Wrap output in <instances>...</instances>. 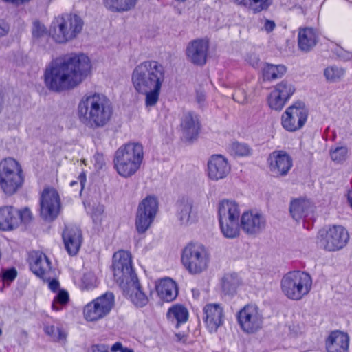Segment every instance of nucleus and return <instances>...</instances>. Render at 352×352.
<instances>
[{
	"label": "nucleus",
	"instance_id": "393cba45",
	"mask_svg": "<svg viewBox=\"0 0 352 352\" xmlns=\"http://www.w3.org/2000/svg\"><path fill=\"white\" fill-rule=\"evenodd\" d=\"M30 269L32 272L43 280L49 278L51 272V262L47 256L40 252H36L31 256L30 263Z\"/></svg>",
	"mask_w": 352,
	"mask_h": 352
},
{
	"label": "nucleus",
	"instance_id": "864d4df0",
	"mask_svg": "<svg viewBox=\"0 0 352 352\" xmlns=\"http://www.w3.org/2000/svg\"><path fill=\"white\" fill-rule=\"evenodd\" d=\"M3 2L12 3L16 6L23 5L30 2L31 0H1Z\"/></svg>",
	"mask_w": 352,
	"mask_h": 352
},
{
	"label": "nucleus",
	"instance_id": "3c124183",
	"mask_svg": "<svg viewBox=\"0 0 352 352\" xmlns=\"http://www.w3.org/2000/svg\"><path fill=\"white\" fill-rule=\"evenodd\" d=\"M49 289L53 292H56L60 287V283L56 279H52L48 284Z\"/></svg>",
	"mask_w": 352,
	"mask_h": 352
},
{
	"label": "nucleus",
	"instance_id": "2f4dec72",
	"mask_svg": "<svg viewBox=\"0 0 352 352\" xmlns=\"http://www.w3.org/2000/svg\"><path fill=\"white\" fill-rule=\"evenodd\" d=\"M167 319L171 322H176V327L186 323L189 318L188 309L182 304H174L170 307L166 313Z\"/></svg>",
	"mask_w": 352,
	"mask_h": 352
},
{
	"label": "nucleus",
	"instance_id": "a878e982",
	"mask_svg": "<svg viewBox=\"0 0 352 352\" xmlns=\"http://www.w3.org/2000/svg\"><path fill=\"white\" fill-rule=\"evenodd\" d=\"M19 226L18 209L12 206L0 207V230L10 231Z\"/></svg>",
	"mask_w": 352,
	"mask_h": 352
},
{
	"label": "nucleus",
	"instance_id": "f8f14e48",
	"mask_svg": "<svg viewBox=\"0 0 352 352\" xmlns=\"http://www.w3.org/2000/svg\"><path fill=\"white\" fill-rule=\"evenodd\" d=\"M237 322L243 331L254 333L260 330L263 324V317L257 306L248 304L236 314Z\"/></svg>",
	"mask_w": 352,
	"mask_h": 352
},
{
	"label": "nucleus",
	"instance_id": "7c9ffc66",
	"mask_svg": "<svg viewBox=\"0 0 352 352\" xmlns=\"http://www.w3.org/2000/svg\"><path fill=\"white\" fill-rule=\"evenodd\" d=\"M133 285L130 289L129 298L137 307H145L149 302L148 297L144 292L138 278L132 277Z\"/></svg>",
	"mask_w": 352,
	"mask_h": 352
},
{
	"label": "nucleus",
	"instance_id": "c85d7f7f",
	"mask_svg": "<svg viewBox=\"0 0 352 352\" xmlns=\"http://www.w3.org/2000/svg\"><path fill=\"white\" fill-rule=\"evenodd\" d=\"M313 209L311 202L307 199H296L292 201L289 212L294 219L300 221L308 216Z\"/></svg>",
	"mask_w": 352,
	"mask_h": 352
},
{
	"label": "nucleus",
	"instance_id": "39448f33",
	"mask_svg": "<svg viewBox=\"0 0 352 352\" xmlns=\"http://www.w3.org/2000/svg\"><path fill=\"white\" fill-rule=\"evenodd\" d=\"M25 182V175L20 163L12 157L0 162V188L7 196L19 191Z\"/></svg>",
	"mask_w": 352,
	"mask_h": 352
},
{
	"label": "nucleus",
	"instance_id": "ea45409f",
	"mask_svg": "<svg viewBox=\"0 0 352 352\" xmlns=\"http://www.w3.org/2000/svg\"><path fill=\"white\" fill-rule=\"evenodd\" d=\"M45 333L48 335L54 341L58 342L60 340L65 339L66 335L60 328L56 327L54 325H46L44 327Z\"/></svg>",
	"mask_w": 352,
	"mask_h": 352
},
{
	"label": "nucleus",
	"instance_id": "20e7f679",
	"mask_svg": "<svg viewBox=\"0 0 352 352\" xmlns=\"http://www.w3.org/2000/svg\"><path fill=\"white\" fill-rule=\"evenodd\" d=\"M144 160L143 146L139 143H127L120 146L115 153L113 163L117 173L127 178L135 175L140 168Z\"/></svg>",
	"mask_w": 352,
	"mask_h": 352
},
{
	"label": "nucleus",
	"instance_id": "4d7b16f0",
	"mask_svg": "<svg viewBox=\"0 0 352 352\" xmlns=\"http://www.w3.org/2000/svg\"><path fill=\"white\" fill-rule=\"evenodd\" d=\"M236 95V91L233 94V98L235 100V96Z\"/></svg>",
	"mask_w": 352,
	"mask_h": 352
},
{
	"label": "nucleus",
	"instance_id": "dca6fc26",
	"mask_svg": "<svg viewBox=\"0 0 352 352\" xmlns=\"http://www.w3.org/2000/svg\"><path fill=\"white\" fill-rule=\"evenodd\" d=\"M295 89L291 84L284 81L277 84L267 98L269 107L274 110L280 111L287 101L293 95Z\"/></svg>",
	"mask_w": 352,
	"mask_h": 352
},
{
	"label": "nucleus",
	"instance_id": "09e8293b",
	"mask_svg": "<svg viewBox=\"0 0 352 352\" xmlns=\"http://www.w3.org/2000/svg\"><path fill=\"white\" fill-rule=\"evenodd\" d=\"M111 352H134V351L132 349H129L127 347H124L122 346V344L120 342H116L115 344H113L111 347Z\"/></svg>",
	"mask_w": 352,
	"mask_h": 352
},
{
	"label": "nucleus",
	"instance_id": "ddd939ff",
	"mask_svg": "<svg viewBox=\"0 0 352 352\" xmlns=\"http://www.w3.org/2000/svg\"><path fill=\"white\" fill-rule=\"evenodd\" d=\"M158 210V201L154 196H147L140 203L135 226L140 234L145 232L153 221Z\"/></svg>",
	"mask_w": 352,
	"mask_h": 352
},
{
	"label": "nucleus",
	"instance_id": "4be33fe9",
	"mask_svg": "<svg viewBox=\"0 0 352 352\" xmlns=\"http://www.w3.org/2000/svg\"><path fill=\"white\" fill-rule=\"evenodd\" d=\"M230 166L221 155H212L208 162V176L214 181L222 179L229 174Z\"/></svg>",
	"mask_w": 352,
	"mask_h": 352
},
{
	"label": "nucleus",
	"instance_id": "c03bdc74",
	"mask_svg": "<svg viewBox=\"0 0 352 352\" xmlns=\"http://www.w3.org/2000/svg\"><path fill=\"white\" fill-rule=\"evenodd\" d=\"M47 31L43 24L38 21H35L33 23L32 36L34 38H40L46 35Z\"/></svg>",
	"mask_w": 352,
	"mask_h": 352
},
{
	"label": "nucleus",
	"instance_id": "473e14b6",
	"mask_svg": "<svg viewBox=\"0 0 352 352\" xmlns=\"http://www.w3.org/2000/svg\"><path fill=\"white\" fill-rule=\"evenodd\" d=\"M238 6L248 8L253 14L267 11L272 4L273 0H233Z\"/></svg>",
	"mask_w": 352,
	"mask_h": 352
},
{
	"label": "nucleus",
	"instance_id": "4468645a",
	"mask_svg": "<svg viewBox=\"0 0 352 352\" xmlns=\"http://www.w3.org/2000/svg\"><path fill=\"white\" fill-rule=\"evenodd\" d=\"M320 243L324 250L335 252L343 248L349 239L348 231L342 226H331L320 234Z\"/></svg>",
	"mask_w": 352,
	"mask_h": 352
},
{
	"label": "nucleus",
	"instance_id": "6ab92c4d",
	"mask_svg": "<svg viewBox=\"0 0 352 352\" xmlns=\"http://www.w3.org/2000/svg\"><path fill=\"white\" fill-rule=\"evenodd\" d=\"M209 41L198 38L192 41L186 48V55L190 61L197 65H204L206 63Z\"/></svg>",
	"mask_w": 352,
	"mask_h": 352
},
{
	"label": "nucleus",
	"instance_id": "b1692460",
	"mask_svg": "<svg viewBox=\"0 0 352 352\" xmlns=\"http://www.w3.org/2000/svg\"><path fill=\"white\" fill-rule=\"evenodd\" d=\"M349 336L339 330L331 331L325 340L327 352H348Z\"/></svg>",
	"mask_w": 352,
	"mask_h": 352
},
{
	"label": "nucleus",
	"instance_id": "a18cd8bd",
	"mask_svg": "<svg viewBox=\"0 0 352 352\" xmlns=\"http://www.w3.org/2000/svg\"><path fill=\"white\" fill-rule=\"evenodd\" d=\"M19 225L21 223H28L33 219V214L30 210L28 208H24L21 210H18Z\"/></svg>",
	"mask_w": 352,
	"mask_h": 352
},
{
	"label": "nucleus",
	"instance_id": "423d86ee",
	"mask_svg": "<svg viewBox=\"0 0 352 352\" xmlns=\"http://www.w3.org/2000/svg\"><path fill=\"white\" fill-rule=\"evenodd\" d=\"M181 262L189 274H200L208 270L210 262V254L202 243L191 241L183 248Z\"/></svg>",
	"mask_w": 352,
	"mask_h": 352
},
{
	"label": "nucleus",
	"instance_id": "79ce46f5",
	"mask_svg": "<svg viewBox=\"0 0 352 352\" xmlns=\"http://www.w3.org/2000/svg\"><path fill=\"white\" fill-rule=\"evenodd\" d=\"M324 73L327 79L336 81L344 75V71L336 67H328L325 69Z\"/></svg>",
	"mask_w": 352,
	"mask_h": 352
},
{
	"label": "nucleus",
	"instance_id": "9d476101",
	"mask_svg": "<svg viewBox=\"0 0 352 352\" xmlns=\"http://www.w3.org/2000/svg\"><path fill=\"white\" fill-rule=\"evenodd\" d=\"M39 212L45 221L55 220L61 209V200L58 190L52 186H45L40 194Z\"/></svg>",
	"mask_w": 352,
	"mask_h": 352
},
{
	"label": "nucleus",
	"instance_id": "c9c22d12",
	"mask_svg": "<svg viewBox=\"0 0 352 352\" xmlns=\"http://www.w3.org/2000/svg\"><path fill=\"white\" fill-rule=\"evenodd\" d=\"M104 6L113 12H126L135 7L137 0H103Z\"/></svg>",
	"mask_w": 352,
	"mask_h": 352
},
{
	"label": "nucleus",
	"instance_id": "412c9836",
	"mask_svg": "<svg viewBox=\"0 0 352 352\" xmlns=\"http://www.w3.org/2000/svg\"><path fill=\"white\" fill-rule=\"evenodd\" d=\"M265 227L264 217L252 210L243 212L241 217V228L248 234L260 233Z\"/></svg>",
	"mask_w": 352,
	"mask_h": 352
},
{
	"label": "nucleus",
	"instance_id": "a19ab883",
	"mask_svg": "<svg viewBox=\"0 0 352 352\" xmlns=\"http://www.w3.org/2000/svg\"><path fill=\"white\" fill-rule=\"evenodd\" d=\"M231 149L235 155L240 157L248 156L252 153V149L248 144L237 142L232 144Z\"/></svg>",
	"mask_w": 352,
	"mask_h": 352
},
{
	"label": "nucleus",
	"instance_id": "9b49d317",
	"mask_svg": "<svg viewBox=\"0 0 352 352\" xmlns=\"http://www.w3.org/2000/svg\"><path fill=\"white\" fill-rule=\"evenodd\" d=\"M308 115L309 111L305 104L296 102L287 107L282 114V126L287 131L295 132L303 127L307 121Z\"/></svg>",
	"mask_w": 352,
	"mask_h": 352
},
{
	"label": "nucleus",
	"instance_id": "f03ea898",
	"mask_svg": "<svg viewBox=\"0 0 352 352\" xmlns=\"http://www.w3.org/2000/svg\"><path fill=\"white\" fill-rule=\"evenodd\" d=\"M131 79L135 89L146 95V105L156 104L164 80L163 66L156 60L144 61L134 69Z\"/></svg>",
	"mask_w": 352,
	"mask_h": 352
},
{
	"label": "nucleus",
	"instance_id": "f3484780",
	"mask_svg": "<svg viewBox=\"0 0 352 352\" xmlns=\"http://www.w3.org/2000/svg\"><path fill=\"white\" fill-rule=\"evenodd\" d=\"M270 171L276 177L286 175L293 166L292 157L284 151H275L268 158Z\"/></svg>",
	"mask_w": 352,
	"mask_h": 352
},
{
	"label": "nucleus",
	"instance_id": "bb28decb",
	"mask_svg": "<svg viewBox=\"0 0 352 352\" xmlns=\"http://www.w3.org/2000/svg\"><path fill=\"white\" fill-rule=\"evenodd\" d=\"M318 42V34L317 30L311 27L298 28V45L303 52H309Z\"/></svg>",
	"mask_w": 352,
	"mask_h": 352
},
{
	"label": "nucleus",
	"instance_id": "603ef678",
	"mask_svg": "<svg viewBox=\"0 0 352 352\" xmlns=\"http://www.w3.org/2000/svg\"><path fill=\"white\" fill-rule=\"evenodd\" d=\"M276 27L274 21L267 19L264 24V28L267 32H271Z\"/></svg>",
	"mask_w": 352,
	"mask_h": 352
},
{
	"label": "nucleus",
	"instance_id": "aec40b11",
	"mask_svg": "<svg viewBox=\"0 0 352 352\" xmlns=\"http://www.w3.org/2000/svg\"><path fill=\"white\" fill-rule=\"evenodd\" d=\"M62 238L69 255H76L82 241L81 230L76 226H66L63 231Z\"/></svg>",
	"mask_w": 352,
	"mask_h": 352
},
{
	"label": "nucleus",
	"instance_id": "4c0bfd02",
	"mask_svg": "<svg viewBox=\"0 0 352 352\" xmlns=\"http://www.w3.org/2000/svg\"><path fill=\"white\" fill-rule=\"evenodd\" d=\"M69 302V295L67 290L60 289L56 296L54 298L52 308L54 311H59L61 308L58 307V305L65 306Z\"/></svg>",
	"mask_w": 352,
	"mask_h": 352
},
{
	"label": "nucleus",
	"instance_id": "72a5a7b5",
	"mask_svg": "<svg viewBox=\"0 0 352 352\" xmlns=\"http://www.w3.org/2000/svg\"><path fill=\"white\" fill-rule=\"evenodd\" d=\"M287 68L283 65L265 63L262 69L263 79L265 81H272L283 76Z\"/></svg>",
	"mask_w": 352,
	"mask_h": 352
},
{
	"label": "nucleus",
	"instance_id": "5701e85b",
	"mask_svg": "<svg viewBox=\"0 0 352 352\" xmlns=\"http://www.w3.org/2000/svg\"><path fill=\"white\" fill-rule=\"evenodd\" d=\"M155 290L160 299L166 302H173L179 294L177 283L169 277L163 278L157 281Z\"/></svg>",
	"mask_w": 352,
	"mask_h": 352
},
{
	"label": "nucleus",
	"instance_id": "c756f323",
	"mask_svg": "<svg viewBox=\"0 0 352 352\" xmlns=\"http://www.w3.org/2000/svg\"><path fill=\"white\" fill-rule=\"evenodd\" d=\"M219 219H239L240 210L239 205L232 201L222 200L219 204Z\"/></svg>",
	"mask_w": 352,
	"mask_h": 352
},
{
	"label": "nucleus",
	"instance_id": "2eb2a0df",
	"mask_svg": "<svg viewBox=\"0 0 352 352\" xmlns=\"http://www.w3.org/2000/svg\"><path fill=\"white\" fill-rule=\"evenodd\" d=\"M112 270L114 278L123 282L126 278L133 276L132 256L129 251L120 250L113 255Z\"/></svg>",
	"mask_w": 352,
	"mask_h": 352
},
{
	"label": "nucleus",
	"instance_id": "1a4fd4ad",
	"mask_svg": "<svg viewBox=\"0 0 352 352\" xmlns=\"http://www.w3.org/2000/svg\"><path fill=\"white\" fill-rule=\"evenodd\" d=\"M115 304V296L111 292H107L88 302L83 308L85 319L95 322L107 316Z\"/></svg>",
	"mask_w": 352,
	"mask_h": 352
},
{
	"label": "nucleus",
	"instance_id": "37998d69",
	"mask_svg": "<svg viewBox=\"0 0 352 352\" xmlns=\"http://www.w3.org/2000/svg\"><path fill=\"white\" fill-rule=\"evenodd\" d=\"M96 278L94 275L85 274L82 277V287L86 290L92 289L96 287Z\"/></svg>",
	"mask_w": 352,
	"mask_h": 352
},
{
	"label": "nucleus",
	"instance_id": "5fc2aeb1",
	"mask_svg": "<svg viewBox=\"0 0 352 352\" xmlns=\"http://www.w3.org/2000/svg\"><path fill=\"white\" fill-rule=\"evenodd\" d=\"M8 32V29L0 25V36L5 35Z\"/></svg>",
	"mask_w": 352,
	"mask_h": 352
},
{
	"label": "nucleus",
	"instance_id": "7ed1b4c3",
	"mask_svg": "<svg viewBox=\"0 0 352 352\" xmlns=\"http://www.w3.org/2000/svg\"><path fill=\"white\" fill-rule=\"evenodd\" d=\"M113 111L109 99L98 93L84 96L78 105L80 120L91 128L104 126L110 121Z\"/></svg>",
	"mask_w": 352,
	"mask_h": 352
},
{
	"label": "nucleus",
	"instance_id": "13d9d810",
	"mask_svg": "<svg viewBox=\"0 0 352 352\" xmlns=\"http://www.w3.org/2000/svg\"><path fill=\"white\" fill-rule=\"evenodd\" d=\"M2 334V330L0 328V336Z\"/></svg>",
	"mask_w": 352,
	"mask_h": 352
},
{
	"label": "nucleus",
	"instance_id": "e433bc0d",
	"mask_svg": "<svg viewBox=\"0 0 352 352\" xmlns=\"http://www.w3.org/2000/svg\"><path fill=\"white\" fill-rule=\"evenodd\" d=\"M330 157L332 161L337 164H342L348 157L346 146H338L330 150Z\"/></svg>",
	"mask_w": 352,
	"mask_h": 352
},
{
	"label": "nucleus",
	"instance_id": "6e6d98bb",
	"mask_svg": "<svg viewBox=\"0 0 352 352\" xmlns=\"http://www.w3.org/2000/svg\"><path fill=\"white\" fill-rule=\"evenodd\" d=\"M348 200H349L350 205L352 208V189L348 192Z\"/></svg>",
	"mask_w": 352,
	"mask_h": 352
},
{
	"label": "nucleus",
	"instance_id": "de8ad7c7",
	"mask_svg": "<svg viewBox=\"0 0 352 352\" xmlns=\"http://www.w3.org/2000/svg\"><path fill=\"white\" fill-rule=\"evenodd\" d=\"M87 182V175L84 171H82L78 177L77 181H72L69 183V186L71 187H74L76 185L79 186L80 191H82L85 186V183Z\"/></svg>",
	"mask_w": 352,
	"mask_h": 352
},
{
	"label": "nucleus",
	"instance_id": "f704fd0d",
	"mask_svg": "<svg viewBox=\"0 0 352 352\" xmlns=\"http://www.w3.org/2000/svg\"><path fill=\"white\" fill-rule=\"evenodd\" d=\"M221 232L228 239H234L239 236V219H219Z\"/></svg>",
	"mask_w": 352,
	"mask_h": 352
},
{
	"label": "nucleus",
	"instance_id": "0eeeda50",
	"mask_svg": "<svg viewBox=\"0 0 352 352\" xmlns=\"http://www.w3.org/2000/svg\"><path fill=\"white\" fill-rule=\"evenodd\" d=\"M83 21L75 14L65 13L52 22L49 34L58 43H65L76 38L83 28Z\"/></svg>",
	"mask_w": 352,
	"mask_h": 352
},
{
	"label": "nucleus",
	"instance_id": "f257e3e1",
	"mask_svg": "<svg viewBox=\"0 0 352 352\" xmlns=\"http://www.w3.org/2000/svg\"><path fill=\"white\" fill-rule=\"evenodd\" d=\"M89 57L84 54H71L53 60L44 73L45 82L52 91L60 92L78 85L91 72Z\"/></svg>",
	"mask_w": 352,
	"mask_h": 352
},
{
	"label": "nucleus",
	"instance_id": "cd10ccee",
	"mask_svg": "<svg viewBox=\"0 0 352 352\" xmlns=\"http://www.w3.org/2000/svg\"><path fill=\"white\" fill-rule=\"evenodd\" d=\"M181 126L189 142L197 140L201 130V124L197 115L192 112L185 113L181 121Z\"/></svg>",
	"mask_w": 352,
	"mask_h": 352
},
{
	"label": "nucleus",
	"instance_id": "8fccbe9b",
	"mask_svg": "<svg viewBox=\"0 0 352 352\" xmlns=\"http://www.w3.org/2000/svg\"><path fill=\"white\" fill-rule=\"evenodd\" d=\"M91 352H109V348L104 344H96L92 346Z\"/></svg>",
	"mask_w": 352,
	"mask_h": 352
},
{
	"label": "nucleus",
	"instance_id": "6e6552de",
	"mask_svg": "<svg viewBox=\"0 0 352 352\" xmlns=\"http://www.w3.org/2000/svg\"><path fill=\"white\" fill-rule=\"evenodd\" d=\"M283 293L292 300H300L307 296L312 287V278L309 273L292 271L285 274L280 283Z\"/></svg>",
	"mask_w": 352,
	"mask_h": 352
},
{
	"label": "nucleus",
	"instance_id": "58836bf2",
	"mask_svg": "<svg viewBox=\"0 0 352 352\" xmlns=\"http://www.w3.org/2000/svg\"><path fill=\"white\" fill-rule=\"evenodd\" d=\"M192 204L188 200L185 201L182 200L179 204V220L182 223H188L190 221V213L192 211Z\"/></svg>",
	"mask_w": 352,
	"mask_h": 352
},
{
	"label": "nucleus",
	"instance_id": "a211bd4d",
	"mask_svg": "<svg viewBox=\"0 0 352 352\" xmlns=\"http://www.w3.org/2000/svg\"><path fill=\"white\" fill-rule=\"evenodd\" d=\"M204 321L207 329L216 332L224 322L223 308L220 304L208 303L204 307Z\"/></svg>",
	"mask_w": 352,
	"mask_h": 352
},
{
	"label": "nucleus",
	"instance_id": "49530a36",
	"mask_svg": "<svg viewBox=\"0 0 352 352\" xmlns=\"http://www.w3.org/2000/svg\"><path fill=\"white\" fill-rule=\"evenodd\" d=\"M17 276V270L14 267L5 270L2 273L3 282H12Z\"/></svg>",
	"mask_w": 352,
	"mask_h": 352
}]
</instances>
